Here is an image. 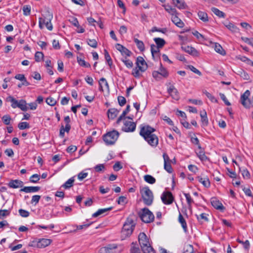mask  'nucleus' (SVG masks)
<instances>
[{"mask_svg":"<svg viewBox=\"0 0 253 253\" xmlns=\"http://www.w3.org/2000/svg\"><path fill=\"white\" fill-rule=\"evenodd\" d=\"M136 65V67L132 71V75L136 78H139L141 76L140 72H144L147 69L148 65L141 56L137 57Z\"/></svg>","mask_w":253,"mask_h":253,"instance_id":"obj_1","label":"nucleus"},{"mask_svg":"<svg viewBox=\"0 0 253 253\" xmlns=\"http://www.w3.org/2000/svg\"><path fill=\"white\" fill-rule=\"evenodd\" d=\"M138 241L143 253H155L149 243V239L144 233L141 232L139 234Z\"/></svg>","mask_w":253,"mask_h":253,"instance_id":"obj_2","label":"nucleus"},{"mask_svg":"<svg viewBox=\"0 0 253 253\" xmlns=\"http://www.w3.org/2000/svg\"><path fill=\"white\" fill-rule=\"evenodd\" d=\"M135 225L133 220L131 218H127L121 231L122 237L125 238L130 236L133 232Z\"/></svg>","mask_w":253,"mask_h":253,"instance_id":"obj_3","label":"nucleus"},{"mask_svg":"<svg viewBox=\"0 0 253 253\" xmlns=\"http://www.w3.org/2000/svg\"><path fill=\"white\" fill-rule=\"evenodd\" d=\"M119 135L120 133L118 131L113 130L104 134L103 140L107 145H113L117 140Z\"/></svg>","mask_w":253,"mask_h":253,"instance_id":"obj_4","label":"nucleus"},{"mask_svg":"<svg viewBox=\"0 0 253 253\" xmlns=\"http://www.w3.org/2000/svg\"><path fill=\"white\" fill-rule=\"evenodd\" d=\"M144 203L147 205H152L153 201V194L152 191L147 186L142 188L140 190Z\"/></svg>","mask_w":253,"mask_h":253,"instance_id":"obj_5","label":"nucleus"},{"mask_svg":"<svg viewBox=\"0 0 253 253\" xmlns=\"http://www.w3.org/2000/svg\"><path fill=\"white\" fill-rule=\"evenodd\" d=\"M138 215L142 221L146 223L152 222L154 219V214L147 208L142 209Z\"/></svg>","mask_w":253,"mask_h":253,"instance_id":"obj_6","label":"nucleus"},{"mask_svg":"<svg viewBox=\"0 0 253 253\" xmlns=\"http://www.w3.org/2000/svg\"><path fill=\"white\" fill-rule=\"evenodd\" d=\"M139 134L144 139H146L151 135H153L156 129L149 125H141Z\"/></svg>","mask_w":253,"mask_h":253,"instance_id":"obj_7","label":"nucleus"},{"mask_svg":"<svg viewBox=\"0 0 253 253\" xmlns=\"http://www.w3.org/2000/svg\"><path fill=\"white\" fill-rule=\"evenodd\" d=\"M121 251L118 245L115 244L107 245L99 250L100 253H120Z\"/></svg>","mask_w":253,"mask_h":253,"instance_id":"obj_8","label":"nucleus"},{"mask_svg":"<svg viewBox=\"0 0 253 253\" xmlns=\"http://www.w3.org/2000/svg\"><path fill=\"white\" fill-rule=\"evenodd\" d=\"M136 126V124L132 121H130L125 118L124 125L122 126V130L126 132H133L135 130Z\"/></svg>","mask_w":253,"mask_h":253,"instance_id":"obj_9","label":"nucleus"},{"mask_svg":"<svg viewBox=\"0 0 253 253\" xmlns=\"http://www.w3.org/2000/svg\"><path fill=\"white\" fill-rule=\"evenodd\" d=\"M51 242V240L48 239H41L38 241H34L32 244H29V246H36L39 248H43L48 246Z\"/></svg>","mask_w":253,"mask_h":253,"instance_id":"obj_10","label":"nucleus"},{"mask_svg":"<svg viewBox=\"0 0 253 253\" xmlns=\"http://www.w3.org/2000/svg\"><path fill=\"white\" fill-rule=\"evenodd\" d=\"M250 95V91L249 90H247L241 96V103L245 108H250L252 105V101L249 98Z\"/></svg>","mask_w":253,"mask_h":253,"instance_id":"obj_11","label":"nucleus"},{"mask_svg":"<svg viewBox=\"0 0 253 253\" xmlns=\"http://www.w3.org/2000/svg\"><path fill=\"white\" fill-rule=\"evenodd\" d=\"M161 200L164 204L166 205H169L172 203L174 198L171 193L169 191H165L161 195Z\"/></svg>","mask_w":253,"mask_h":253,"instance_id":"obj_12","label":"nucleus"},{"mask_svg":"<svg viewBox=\"0 0 253 253\" xmlns=\"http://www.w3.org/2000/svg\"><path fill=\"white\" fill-rule=\"evenodd\" d=\"M42 16V17L39 18V27L41 29L43 28L42 24L51 22L53 18L52 14L48 11L43 14Z\"/></svg>","mask_w":253,"mask_h":253,"instance_id":"obj_13","label":"nucleus"},{"mask_svg":"<svg viewBox=\"0 0 253 253\" xmlns=\"http://www.w3.org/2000/svg\"><path fill=\"white\" fill-rule=\"evenodd\" d=\"M168 92L173 99L175 100H178L179 99L180 96L179 92L173 85H170L168 88Z\"/></svg>","mask_w":253,"mask_h":253,"instance_id":"obj_14","label":"nucleus"},{"mask_svg":"<svg viewBox=\"0 0 253 253\" xmlns=\"http://www.w3.org/2000/svg\"><path fill=\"white\" fill-rule=\"evenodd\" d=\"M152 147H156L159 143V139L158 136L153 134L151 135L146 139H144Z\"/></svg>","mask_w":253,"mask_h":253,"instance_id":"obj_15","label":"nucleus"},{"mask_svg":"<svg viewBox=\"0 0 253 253\" xmlns=\"http://www.w3.org/2000/svg\"><path fill=\"white\" fill-rule=\"evenodd\" d=\"M182 50L185 51L186 52L189 53V54L194 56V57H199L200 56L199 52L194 47L189 46H186L185 47H181Z\"/></svg>","mask_w":253,"mask_h":253,"instance_id":"obj_16","label":"nucleus"},{"mask_svg":"<svg viewBox=\"0 0 253 253\" xmlns=\"http://www.w3.org/2000/svg\"><path fill=\"white\" fill-rule=\"evenodd\" d=\"M211 205L216 210L223 211L224 207L222 203L215 197H212L211 199Z\"/></svg>","mask_w":253,"mask_h":253,"instance_id":"obj_17","label":"nucleus"},{"mask_svg":"<svg viewBox=\"0 0 253 253\" xmlns=\"http://www.w3.org/2000/svg\"><path fill=\"white\" fill-rule=\"evenodd\" d=\"M41 189L39 186H25L20 190V192H24L26 193H35Z\"/></svg>","mask_w":253,"mask_h":253,"instance_id":"obj_18","label":"nucleus"},{"mask_svg":"<svg viewBox=\"0 0 253 253\" xmlns=\"http://www.w3.org/2000/svg\"><path fill=\"white\" fill-rule=\"evenodd\" d=\"M9 187L11 188H18L23 186V182L18 179L11 180L8 184Z\"/></svg>","mask_w":253,"mask_h":253,"instance_id":"obj_19","label":"nucleus"},{"mask_svg":"<svg viewBox=\"0 0 253 253\" xmlns=\"http://www.w3.org/2000/svg\"><path fill=\"white\" fill-rule=\"evenodd\" d=\"M70 21L74 26L78 28V30H77V33H83L84 32V29L80 25L79 22L76 18H73L72 20H70Z\"/></svg>","mask_w":253,"mask_h":253,"instance_id":"obj_20","label":"nucleus"},{"mask_svg":"<svg viewBox=\"0 0 253 253\" xmlns=\"http://www.w3.org/2000/svg\"><path fill=\"white\" fill-rule=\"evenodd\" d=\"M198 181L202 183L205 187H209L211 185L210 181L209 178L207 176L202 177L198 176L197 177Z\"/></svg>","mask_w":253,"mask_h":253,"instance_id":"obj_21","label":"nucleus"},{"mask_svg":"<svg viewBox=\"0 0 253 253\" xmlns=\"http://www.w3.org/2000/svg\"><path fill=\"white\" fill-rule=\"evenodd\" d=\"M171 20L176 26L179 28H182L184 25L181 20L178 17L177 14L172 15Z\"/></svg>","mask_w":253,"mask_h":253,"instance_id":"obj_22","label":"nucleus"},{"mask_svg":"<svg viewBox=\"0 0 253 253\" xmlns=\"http://www.w3.org/2000/svg\"><path fill=\"white\" fill-rule=\"evenodd\" d=\"M112 209H113L112 207H110V208H105V209H99L96 212H95L92 215V216L93 217H96L98 216H100V215H101L103 214H105L106 212H107L108 211H111V210H112Z\"/></svg>","mask_w":253,"mask_h":253,"instance_id":"obj_23","label":"nucleus"},{"mask_svg":"<svg viewBox=\"0 0 253 253\" xmlns=\"http://www.w3.org/2000/svg\"><path fill=\"white\" fill-rule=\"evenodd\" d=\"M199 151L196 152L197 155L198 157L200 159V160L202 162H206L208 161L209 158L206 156L204 150L201 149H199Z\"/></svg>","mask_w":253,"mask_h":253,"instance_id":"obj_24","label":"nucleus"},{"mask_svg":"<svg viewBox=\"0 0 253 253\" xmlns=\"http://www.w3.org/2000/svg\"><path fill=\"white\" fill-rule=\"evenodd\" d=\"M223 24H224V26L228 29H229L230 31H231L232 33H236L239 32V30L237 26H236L235 25H234L233 23H224Z\"/></svg>","mask_w":253,"mask_h":253,"instance_id":"obj_25","label":"nucleus"},{"mask_svg":"<svg viewBox=\"0 0 253 253\" xmlns=\"http://www.w3.org/2000/svg\"><path fill=\"white\" fill-rule=\"evenodd\" d=\"M119 111L115 108H111L108 110V117L109 119H114L117 116Z\"/></svg>","mask_w":253,"mask_h":253,"instance_id":"obj_26","label":"nucleus"},{"mask_svg":"<svg viewBox=\"0 0 253 253\" xmlns=\"http://www.w3.org/2000/svg\"><path fill=\"white\" fill-rule=\"evenodd\" d=\"M174 5L179 9H186L188 7L184 0H176Z\"/></svg>","mask_w":253,"mask_h":253,"instance_id":"obj_27","label":"nucleus"},{"mask_svg":"<svg viewBox=\"0 0 253 253\" xmlns=\"http://www.w3.org/2000/svg\"><path fill=\"white\" fill-rule=\"evenodd\" d=\"M178 221L181 224L184 232H186L187 231V223L185 219L180 213H179L178 216Z\"/></svg>","mask_w":253,"mask_h":253,"instance_id":"obj_28","label":"nucleus"},{"mask_svg":"<svg viewBox=\"0 0 253 253\" xmlns=\"http://www.w3.org/2000/svg\"><path fill=\"white\" fill-rule=\"evenodd\" d=\"M74 181V177H72L66 181L65 183L62 185V187L65 189H69L73 186Z\"/></svg>","mask_w":253,"mask_h":253,"instance_id":"obj_29","label":"nucleus"},{"mask_svg":"<svg viewBox=\"0 0 253 253\" xmlns=\"http://www.w3.org/2000/svg\"><path fill=\"white\" fill-rule=\"evenodd\" d=\"M154 41L157 45L156 46L159 48H162L166 44L165 41L163 39L160 38H154Z\"/></svg>","mask_w":253,"mask_h":253,"instance_id":"obj_30","label":"nucleus"},{"mask_svg":"<svg viewBox=\"0 0 253 253\" xmlns=\"http://www.w3.org/2000/svg\"><path fill=\"white\" fill-rule=\"evenodd\" d=\"M134 42L140 51H143L145 50L144 44L142 41L136 38H134Z\"/></svg>","mask_w":253,"mask_h":253,"instance_id":"obj_31","label":"nucleus"},{"mask_svg":"<svg viewBox=\"0 0 253 253\" xmlns=\"http://www.w3.org/2000/svg\"><path fill=\"white\" fill-rule=\"evenodd\" d=\"M211 10L215 15L219 18H224L225 17V13L216 7H212Z\"/></svg>","mask_w":253,"mask_h":253,"instance_id":"obj_32","label":"nucleus"},{"mask_svg":"<svg viewBox=\"0 0 253 253\" xmlns=\"http://www.w3.org/2000/svg\"><path fill=\"white\" fill-rule=\"evenodd\" d=\"M163 6L165 7V10L171 15H174V14H178L175 8H173L169 5H164Z\"/></svg>","mask_w":253,"mask_h":253,"instance_id":"obj_33","label":"nucleus"},{"mask_svg":"<svg viewBox=\"0 0 253 253\" xmlns=\"http://www.w3.org/2000/svg\"><path fill=\"white\" fill-rule=\"evenodd\" d=\"M121 60L124 63L127 68L130 69L133 67V62L130 60L127 59L126 57L122 58Z\"/></svg>","mask_w":253,"mask_h":253,"instance_id":"obj_34","label":"nucleus"},{"mask_svg":"<svg viewBox=\"0 0 253 253\" xmlns=\"http://www.w3.org/2000/svg\"><path fill=\"white\" fill-rule=\"evenodd\" d=\"M215 51L222 55H224L226 54L225 51L223 49L222 47L217 43L214 44Z\"/></svg>","mask_w":253,"mask_h":253,"instance_id":"obj_35","label":"nucleus"},{"mask_svg":"<svg viewBox=\"0 0 253 253\" xmlns=\"http://www.w3.org/2000/svg\"><path fill=\"white\" fill-rule=\"evenodd\" d=\"M159 73L161 76L166 78L169 76V72L167 69L163 66V65L161 63H160V65Z\"/></svg>","mask_w":253,"mask_h":253,"instance_id":"obj_36","label":"nucleus"},{"mask_svg":"<svg viewBox=\"0 0 253 253\" xmlns=\"http://www.w3.org/2000/svg\"><path fill=\"white\" fill-rule=\"evenodd\" d=\"M18 108H20L21 110L26 111L28 110L27 106V103L25 100L21 99L18 103Z\"/></svg>","mask_w":253,"mask_h":253,"instance_id":"obj_37","label":"nucleus"},{"mask_svg":"<svg viewBox=\"0 0 253 253\" xmlns=\"http://www.w3.org/2000/svg\"><path fill=\"white\" fill-rule=\"evenodd\" d=\"M77 62H78V64L82 67H85V68H90V65L88 62L85 61L84 60L81 58L77 57Z\"/></svg>","mask_w":253,"mask_h":253,"instance_id":"obj_38","label":"nucleus"},{"mask_svg":"<svg viewBox=\"0 0 253 253\" xmlns=\"http://www.w3.org/2000/svg\"><path fill=\"white\" fill-rule=\"evenodd\" d=\"M198 15L199 19L202 20L203 22L208 21L209 19L208 14L206 12L200 11L198 13Z\"/></svg>","mask_w":253,"mask_h":253,"instance_id":"obj_39","label":"nucleus"},{"mask_svg":"<svg viewBox=\"0 0 253 253\" xmlns=\"http://www.w3.org/2000/svg\"><path fill=\"white\" fill-rule=\"evenodd\" d=\"M90 224H91V223L84 224L81 225H73V227H75L76 228L75 229H74V230H73V231H69V232H70V233H71V232L75 233L78 230H82V229H83L84 228H87L88 227H89L90 225Z\"/></svg>","mask_w":253,"mask_h":253,"instance_id":"obj_40","label":"nucleus"},{"mask_svg":"<svg viewBox=\"0 0 253 253\" xmlns=\"http://www.w3.org/2000/svg\"><path fill=\"white\" fill-rule=\"evenodd\" d=\"M144 179L146 182L150 184H152L156 182L155 178L150 175H145L144 176Z\"/></svg>","mask_w":253,"mask_h":253,"instance_id":"obj_41","label":"nucleus"},{"mask_svg":"<svg viewBox=\"0 0 253 253\" xmlns=\"http://www.w3.org/2000/svg\"><path fill=\"white\" fill-rule=\"evenodd\" d=\"M104 56L105 60L107 62L108 64L111 67L113 64V61L111 58V56H110L108 52L106 49H104Z\"/></svg>","mask_w":253,"mask_h":253,"instance_id":"obj_42","label":"nucleus"},{"mask_svg":"<svg viewBox=\"0 0 253 253\" xmlns=\"http://www.w3.org/2000/svg\"><path fill=\"white\" fill-rule=\"evenodd\" d=\"M99 84V89L101 91H103L102 84H104L105 86L107 88H109V84H108L106 80L104 78H102L100 79Z\"/></svg>","mask_w":253,"mask_h":253,"instance_id":"obj_43","label":"nucleus"},{"mask_svg":"<svg viewBox=\"0 0 253 253\" xmlns=\"http://www.w3.org/2000/svg\"><path fill=\"white\" fill-rule=\"evenodd\" d=\"M40 179V175L34 174L32 175L29 178V181L34 183H37Z\"/></svg>","mask_w":253,"mask_h":253,"instance_id":"obj_44","label":"nucleus"},{"mask_svg":"<svg viewBox=\"0 0 253 253\" xmlns=\"http://www.w3.org/2000/svg\"><path fill=\"white\" fill-rule=\"evenodd\" d=\"M87 44L91 47L96 48L97 47V42L95 39H87Z\"/></svg>","mask_w":253,"mask_h":253,"instance_id":"obj_45","label":"nucleus"},{"mask_svg":"<svg viewBox=\"0 0 253 253\" xmlns=\"http://www.w3.org/2000/svg\"><path fill=\"white\" fill-rule=\"evenodd\" d=\"M1 119L3 123L6 125H9L11 120V118L9 115H4L2 117Z\"/></svg>","mask_w":253,"mask_h":253,"instance_id":"obj_46","label":"nucleus"},{"mask_svg":"<svg viewBox=\"0 0 253 253\" xmlns=\"http://www.w3.org/2000/svg\"><path fill=\"white\" fill-rule=\"evenodd\" d=\"M41 197V196L38 195L33 196L31 201V204L36 205L39 202Z\"/></svg>","mask_w":253,"mask_h":253,"instance_id":"obj_47","label":"nucleus"},{"mask_svg":"<svg viewBox=\"0 0 253 253\" xmlns=\"http://www.w3.org/2000/svg\"><path fill=\"white\" fill-rule=\"evenodd\" d=\"M159 48L154 44L151 45V51L153 58H154V54H157L160 52Z\"/></svg>","mask_w":253,"mask_h":253,"instance_id":"obj_48","label":"nucleus"},{"mask_svg":"<svg viewBox=\"0 0 253 253\" xmlns=\"http://www.w3.org/2000/svg\"><path fill=\"white\" fill-rule=\"evenodd\" d=\"M10 211L7 210H0V219H3L4 217L9 215Z\"/></svg>","mask_w":253,"mask_h":253,"instance_id":"obj_49","label":"nucleus"},{"mask_svg":"<svg viewBox=\"0 0 253 253\" xmlns=\"http://www.w3.org/2000/svg\"><path fill=\"white\" fill-rule=\"evenodd\" d=\"M240 171L242 173L243 177L244 178L249 179L250 177V174L247 169H240Z\"/></svg>","mask_w":253,"mask_h":253,"instance_id":"obj_50","label":"nucleus"},{"mask_svg":"<svg viewBox=\"0 0 253 253\" xmlns=\"http://www.w3.org/2000/svg\"><path fill=\"white\" fill-rule=\"evenodd\" d=\"M43 58V54L42 52H36L35 55V59L36 62L41 61Z\"/></svg>","mask_w":253,"mask_h":253,"instance_id":"obj_51","label":"nucleus"},{"mask_svg":"<svg viewBox=\"0 0 253 253\" xmlns=\"http://www.w3.org/2000/svg\"><path fill=\"white\" fill-rule=\"evenodd\" d=\"M9 101L11 102V106L13 108H16L18 107L19 102L17 100H16L14 98H13L12 96H9Z\"/></svg>","mask_w":253,"mask_h":253,"instance_id":"obj_52","label":"nucleus"},{"mask_svg":"<svg viewBox=\"0 0 253 253\" xmlns=\"http://www.w3.org/2000/svg\"><path fill=\"white\" fill-rule=\"evenodd\" d=\"M18 127L20 129L23 130L26 128H29L30 125L27 122H24L20 123L18 125Z\"/></svg>","mask_w":253,"mask_h":253,"instance_id":"obj_53","label":"nucleus"},{"mask_svg":"<svg viewBox=\"0 0 253 253\" xmlns=\"http://www.w3.org/2000/svg\"><path fill=\"white\" fill-rule=\"evenodd\" d=\"M197 216V218L199 221H201V220H203L205 221H208V218L207 217V214L205 213H202L200 215H196Z\"/></svg>","mask_w":253,"mask_h":253,"instance_id":"obj_54","label":"nucleus"},{"mask_svg":"<svg viewBox=\"0 0 253 253\" xmlns=\"http://www.w3.org/2000/svg\"><path fill=\"white\" fill-rule=\"evenodd\" d=\"M237 241L238 243L242 244L245 249L248 250L249 249L250 244L248 240H246L245 242H244L239 239H237Z\"/></svg>","mask_w":253,"mask_h":253,"instance_id":"obj_55","label":"nucleus"},{"mask_svg":"<svg viewBox=\"0 0 253 253\" xmlns=\"http://www.w3.org/2000/svg\"><path fill=\"white\" fill-rule=\"evenodd\" d=\"M183 253H194V248L192 245H188L185 248Z\"/></svg>","mask_w":253,"mask_h":253,"instance_id":"obj_56","label":"nucleus"},{"mask_svg":"<svg viewBox=\"0 0 253 253\" xmlns=\"http://www.w3.org/2000/svg\"><path fill=\"white\" fill-rule=\"evenodd\" d=\"M164 169L169 173H172L173 169L171 166V163H164Z\"/></svg>","mask_w":253,"mask_h":253,"instance_id":"obj_57","label":"nucleus"},{"mask_svg":"<svg viewBox=\"0 0 253 253\" xmlns=\"http://www.w3.org/2000/svg\"><path fill=\"white\" fill-rule=\"evenodd\" d=\"M46 102L47 103V104H48L50 106H54L56 104V101L53 97L49 96L46 98Z\"/></svg>","mask_w":253,"mask_h":253,"instance_id":"obj_58","label":"nucleus"},{"mask_svg":"<svg viewBox=\"0 0 253 253\" xmlns=\"http://www.w3.org/2000/svg\"><path fill=\"white\" fill-rule=\"evenodd\" d=\"M184 195L186 198L188 206L191 207L192 203H193V200L192 199L190 194L189 193H184Z\"/></svg>","mask_w":253,"mask_h":253,"instance_id":"obj_59","label":"nucleus"},{"mask_svg":"<svg viewBox=\"0 0 253 253\" xmlns=\"http://www.w3.org/2000/svg\"><path fill=\"white\" fill-rule=\"evenodd\" d=\"M121 53L123 56H125V57H126L130 56V55L132 54L131 51H130L129 50H128L126 47H125V48L123 50V51Z\"/></svg>","mask_w":253,"mask_h":253,"instance_id":"obj_60","label":"nucleus"},{"mask_svg":"<svg viewBox=\"0 0 253 253\" xmlns=\"http://www.w3.org/2000/svg\"><path fill=\"white\" fill-rule=\"evenodd\" d=\"M23 14L25 15H29L30 14L31 7L29 5H24L23 7Z\"/></svg>","mask_w":253,"mask_h":253,"instance_id":"obj_61","label":"nucleus"},{"mask_svg":"<svg viewBox=\"0 0 253 253\" xmlns=\"http://www.w3.org/2000/svg\"><path fill=\"white\" fill-rule=\"evenodd\" d=\"M118 100L119 104L121 106H123L126 103V99L123 96H118Z\"/></svg>","mask_w":253,"mask_h":253,"instance_id":"obj_62","label":"nucleus"},{"mask_svg":"<svg viewBox=\"0 0 253 253\" xmlns=\"http://www.w3.org/2000/svg\"><path fill=\"white\" fill-rule=\"evenodd\" d=\"M188 68L191 71H192L194 73L200 76H202V73L199 70L194 67L193 66L189 65L188 66Z\"/></svg>","mask_w":253,"mask_h":253,"instance_id":"obj_63","label":"nucleus"},{"mask_svg":"<svg viewBox=\"0 0 253 253\" xmlns=\"http://www.w3.org/2000/svg\"><path fill=\"white\" fill-rule=\"evenodd\" d=\"M19 213L21 216L24 217H27L29 215V211L23 209L19 210Z\"/></svg>","mask_w":253,"mask_h":253,"instance_id":"obj_64","label":"nucleus"}]
</instances>
